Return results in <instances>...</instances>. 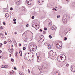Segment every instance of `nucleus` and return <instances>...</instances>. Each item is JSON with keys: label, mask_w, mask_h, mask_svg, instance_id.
I'll list each match as a JSON object with an SVG mask.
<instances>
[{"label": "nucleus", "mask_w": 75, "mask_h": 75, "mask_svg": "<svg viewBox=\"0 0 75 75\" xmlns=\"http://www.w3.org/2000/svg\"><path fill=\"white\" fill-rule=\"evenodd\" d=\"M62 20L64 23H64L67 22V17L66 15H65L64 16H63Z\"/></svg>", "instance_id": "nucleus-1"}, {"label": "nucleus", "mask_w": 75, "mask_h": 75, "mask_svg": "<svg viewBox=\"0 0 75 75\" xmlns=\"http://www.w3.org/2000/svg\"><path fill=\"white\" fill-rule=\"evenodd\" d=\"M31 1L32 0H26V2L28 5H31Z\"/></svg>", "instance_id": "nucleus-2"}, {"label": "nucleus", "mask_w": 75, "mask_h": 75, "mask_svg": "<svg viewBox=\"0 0 75 75\" xmlns=\"http://www.w3.org/2000/svg\"><path fill=\"white\" fill-rule=\"evenodd\" d=\"M45 45H47V46L49 47H48V49L49 50H50V49H51V45L48 43H45Z\"/></svg>", "instance_id": "nucleus-3"}, {"label": "nucleus", "mask_w": 75, "mask_h": 75, "mask_svg": "<svg viewBox=\"0 0 75 75\" xmlns=\"http://www.w3.org/2000/svg\"><path fill=\"white\" fill-rule=\"evenodd\" d=\"M44 2L43 0H38V4L40 5H41L42 4V2Z\"/></svg>", "instance_id": "nucleus-4"}, {"label": "nucleus", "mask_w": 75, "mask_h": 75, "mask_svg": "<svg viewBox=\"0 0 75 75\" xmlns=\"http://www.w3.org/2000/svg\"><path fill=\"white\" fill-rule=\"evenodd\" d=\"M31 46L32 47V50H34L35 49H36V47H37V46L35 45H32Z\"/></svg>", "instance_id": "nucleus-5"}, {"label": "nucleus", "mask_w": 75, "mask_h": 75, "mask_svg": "<svg viewBox=\"0 0 75 75\" xmlns=\"http://www.w3.org/2000/svg\"><path fill=\"white\" fill-rule=\"evenodd\" d=\"M51 29L53 30H56L57 29V28L55 26L53 25L51 28Z\"/></svg>", "instance_id": "nucleus-6"}, {"label": "nucleus", "mask_w": 75, "mask_h": 75, "mask_svg": "<svg viewBox=\"0 0 75 75\" xmlns=\"http://www.w3.org/2000/svg\"><path fill=\"white\" fill-rule=\"evenodd\" d=\"M56 47L58 49H61V46L59 45L58 43H56Z\"/></svg>", "instance_id": "nucleus-7"}, {"label": "nucleus", "mask_w": 75, "mask_h": 75, "mask_svg": "<svg viewBox=\"0 0 75 75\" xmlns=\"http://www.w3.org/2000/svg\"><path fill=\"white\" fill-rule=\"evenodd\" d=\"M17 2H16V3L18 4H21V0H17Z\"/></svg>", "instance_id": "nucleus-8"}, {"label": "nucleus", "mask_w": 75, "mask_h": 75, "mask_svg": "<svg viewBox=\"0 0 75 75\" xmlns=\"http://www.w3.org/2000/svg\"><path fill=\"white\" fill-rule=\"evenodd\" d=\"M62 58H63L62 57H58L57 59L58 61H61V60H62Z\"/></svg>", "instance_id": "nucleus-9"}, {"label": "nucleus", "mask_w": 75, "mask_h": 75, "mask_svg": "<svg viewBox=\"0 0 75 75\" xmlns=\"http://www.w3.org/2000/svg\"><path fill=\"white\" fill-rule=\"evenodd\" d=\"M53 51L51 50L50 53V56H52V57H54V56H53Z\"/></svg>", "instance_id": "nucleus-10"}, {"label": "nucleus", "mask_w": 75, "mask_h": 75, "mask_svg": "<svg viewBox=\"0 0 75 75\" xmlns=\"http://www.w3.org/2000/svg\"><path fill=\"white\" fill-rule=\"evenodd\" d=\"M5 17L8 18V17H9V16H10V15L8 13H6L5 15Z\"/></svg>", "instance_id": "nucleus-11"}, {"label": "nucleus", "mask_w": 75, "mask_h": 75, "mask_svg": "<svg viewBox=\"0 0 75 75\" xmlns=\"http://www.w3.org/2000/svg\"><path fill=\"white\" fill-rule=\"evenodd\" d=\"M37 58H38V62H39V61H41V57H37Z\"/></svg>", "instance_id": "nucleus-12"}, {"label": "nucleus", "mask_w": 75, "mask_h": 75, "mask_svg": "<svg viewBox=\"0 0 75 75\" xmlns=\"http://www.w3.org/2000/svg\"><path fill=\"white\" fill-rule=\"evenodd\" d=\"M48 25H49L50 26L52 25V22L51 21H49L48 22Z\"/></svg>", "instance_id": "nucleus-13"}, {"label": "nucleus", "mask_w": 75, "mask_h": 75, "mask_svg": "<svg viewBox=\"0 0 75 75\" xmlns=\"http://www.w3.org/2000/svg\"><path fill=\"white\" fill-rule=\"evenodd\" d=\"M25 9V8L24 6H23L21 7V10L22 11H24Z\"/></svg>", "instance_id": "nucleus-14"}, {"label": "nucleus", "mask_w": 75, "mask_h": 75, "mask_svg": "<svg viewBox=\"0 0 75 75\" xmlns=\"http://www.w3.org/2000/svg\"><path fill=\"white\" fill-rule=\"evenodd\" d=\"M19 52L20 54V56H22V51H21V50H19Z\"/></svg>", "instance_id": "nucleus-15"}, {"label": "nucleus", "mask_w": 75, "mask_h": 75, "mask_svg": "<svg viewBox=\"0 0 75 75\" xmlns=\"http://www.w3.org/2000/svg\"><path fill=\"white\" fill-rule=\"evenodd\" d=\"M42 40V39H41V38H39V41L40 42H42V41H41Z\"/></svg>", "instance_id": "nucleus-16"}, {"label": "nucleus", "mask_w": 75, "mask_h": 75, "mask_svg": "<svg viewBox=\"0 0 75 75\" xmlns=\"http://www.w3.org/2000/svg\"><path fill=\"white\" fill-rule=\"evenodd\" d=\"M1 37L2 38H4V35H3V34H2L1 35Z\"/></svg>", "instance_id": "nucleus-17"}, {"label": "nucleus", "mask_w": 75, "mask_h": 75, "mask_svg": "<svg viewBox=\"0 0 75 75\" xmlns=\"http://www.w3.org/2000/svg\"><path fill=\"white\" fill-rule=\"evenodd\" d=\"M15 55L16 57H18V54L17 52H16L15 54Z\"/></svg>", "instance_id": "nucleus-18"}, {"label": "nucleus", "mask_w": 75, "mask_h": 75, "mask_svg": "<svg viewBox=\"0 0 75 75\" xmlns=\"http://www.w3.org/2000/svg\"><path fill=\"white\" fill-rule=\"evenodd\" d=\"M57 7H56L55 8H54L53 9V10H55V11H57L58 10V9H57Z\"/></svg>", "instance_id": "nucleus-19"}, {"label": "nucleus", "mask_w": 75, "mask_h": 75, "mask_svg": "<svg viewBox=\"0 0 75 75\" xmlns=\"http://www.w3.org/2000/svg\"><path fill=\"white\" fill-rule=\"evenodd\" d=\"M19 74L20 75H24L23 74V73L21 71L19 72Z\"/></svg>", "instance_id": "nucleus-20"}, {"label": "nucleus", "mask_w": 75, "mask_h": 75, "mask_svg": "<svg viewBox=\"0 0 75 75\" xmlns=\"http://www.w3.org/2000/svg\"><path fill=\"white\" fill-rule=\"evenodd\" d=\"M25 59H26V60H28V57H25Z\"/></svg>", "instance_id": "nucleus-21"}, {"label": "nucleus", "mask_w": 75, "mask_h": 75, "mask_svg": "<svg viewBox=\"0 0 75 75\" xmlns=\"http://www.w3.org/2000/svg\"><path fill=\"white\" fill-rule=\"evenodd\" d=\"M36 55L37 57H40V53H36Z\"/></svg>", "instance_id": "nucleus-22"}, {"label": "nucleus", "mask_w": 75, "mask_h": 75, "mask_svg": "<svg viewBox=\"0 0 75 75\" xmlns=\"http://www.w3.org/2000/svg\"><path fill=\"white\" fill-rule=\"evenodd\" d=\"M29 54V53H26L25 55V56L26 57H29V56H28V54Z\"/></svg>", "instance_id": "nucleus-23"}, {"label": "nucleus", "mask_w": 75, "mask_h": 75, "mask_svg": "<svg viewBox=\"0 0 75 75\" xmlns=\"http://www.w3.org/2000/svg\"><path fill=\"white\" fill-rule=\"evenodd\" d=\"M3 26H1L0 27V29L1 30V31H2V30H3Z\"/></svg>", "instance_id": "nucleus-24"}, {"label": "nucleus", "mask_w": 75, "mask_h": 75, "mask_svg": "<svg viewBox=\"0 0 75 75\" xmlns=\"http://www.w3.org/2000/svg\"><path fill=\"white\" fill-rule=\"evenodd\" d=\"M71 70L73 72H75V69H71Z\"/></svg>", "instance_id": "nucleus-25"}, {"label": "nucleus", "mask_w": 75, "mask_h": 75, "mask_svg": "<svg viewBox=\"0 0 75 75\" xmlns=\"http://www.w3.org/2000/svg\"><path fill=\"white\" fill-rule=\"evenodd\" d=\"M4 12H8V10L7 9H4Z\"/></svg>", "instance_id": "nucleus-26"}, {"label": "nucleus", "mask_w": 75, "mask_h": 75, "mask_svg": "<svg viewBox=\"0 0 75 75\" xmlns=\"http://www.w3.org/2000/svg\"><path fill=\"white\" fill-rule=\"evenodd\" d=\"M38 69L40 70V69H41V67L40 66H38Z\"/></svg>", "instance_id": "nucleus-27"}, {"label": "nucleus", "mask_w": 75, "mask_h": 75, "mask_svg": "<svg viewBox=\"0 0 75 75\" xmlns=\"http://www.w3.org/2000/svg\"><path fill=\"white\" fill-rule=\"evenodd\" d=\"M1 67V68H5V65H2Z\"/></svg>", "instance_id": "nucleus-28"}, {"label": "nucleus", "mask_w": 75, "mask_h": 75, "mask_svg": "<svg viewBox=\"0 0 75 75\" xmlns=\"http://www.w3.org/2000/svg\"><path fill=\"white\" fill-rule=\"evenodd\" d=\"M13 51H14L13 50H11V51H10V52L11 54H13Z\"/></svg>", "instance_id": "nucleus-29"}, {"label": "nucleus", "mask_w": 75, "mask_h": 75, "mask_svg": "<svg viewBox=\"0 0 75 75\" xmlns=\"http://www.w3.org/2000/svg\"><path fill=\"white\" fill-rule=\"evenodd\" d=\"M8 67V65H5V68H7Z\"/></svg>", "instance_id": "nucleus-30"}, {"label": "nucleus", "mask_w": 75, "mask_h": 75, "mask_svg": "<svg viewBox=\"0 0 75 75\" xmlns=\"http://www.w3.org/2000/svg\"><path fill=\"white\" fill-rule=\"evenodd\" d=\"M74 66H71V69H74Z\"/></svg>", "instance_id": "nucleus-31"}, {"label": "nucleus", "mask_w": 75, "mask_h": 75, "mask_svg": "<svg viewBox=\"0 0 75 75\" xmlns=\"http://www.w3.org/2000/svg\"><path fill=\"white\" fill-rule=\"evenodd\" d=\"M56 74H57L58 75H60V74H59V72H57L56 73Z\"/></svg>", "instance_id": "nucleus-32"}, {"label": "nucleus", "mask_w": 75, "mask_h": 75, "mask_svg": "<svg viewBox=\"0 0 75 75\" xmlns=\"http://www.w3.org/2000/svg\"><path fill=\"white\" fill-rule=\"evenodd\" d=\"M59 17H60V15H58L57 16V18H59Z\"/></svg>", "instance_id": "nucleus-33"}, {"label": "nucleus", "mask_w": 75, "mask_h": 75, "mask_svg": "<svg viewBox=\"0 0 75 75\" xmlns=\"http://www.w3.org/2000/svg\"><path fill=\"white\" fill-rule=\"evenodd\" d=\"M28 74H30V69H28Z\"/></svg>", "instance_id": "nucleus-34"}, {"label": "nucleus", "mask_w": 75, "mask_h": 75, "mask_svg": "<svg viewBox=\"0 0 75 75\" xmlns=\"http://www.w3.org/2000/svg\"><path fill=\"white\" fill-rule=\"evenodd\" d=\"M49 37L50 38V39H51V38H52V36H51V35H49Z\"/></svg>", "instance_id": "nucleus-35"}, {"label": "nucleus", "mask_w": 75, "mask_h": 75, "mask_svg": "<svg viewBox=\"0 0 75 75\" xmlns=\"http://www.w3.org/2000/svg\"><path fill=\"white\" fill-rule=\"evenodd\" d=\"M64 40H67V38L66 37H64Z\"/></svg>", "instance_id": "nucleus-36"}, {"label": "nucleus", "mask_w": 75, "mask_h": 75, "mask_svg": "<svg viewBox=\"0 0 75 75\" xmlns=\"http://www.w3.org/2000/svg\"><path fill=\"white\" fill-rule=\"evenodd\" d=\"M23 50H25V47H23Z\"/></svg>", "instance_id": "nucleus-37"}, {"label": "nucleus", "mask_w": 75, "mask_h": 75, "mask_svg": "<svg viewBox=\"0 0 75 75\" xmlns=\"http://www.w3.org/2000/svg\"><path fill=\"white\" fill-rule=\"evenodd\" d=\"M30 26V25L28 24H27L26 25V27H29Z\"/></svg>", "instance_id": "nucleus-38"}, {"label": "nucleus", "mask_w": 75, "mask_h": 75, "mask_svg": "<svg viewBox=\"0 0 75 75\" xmlns=\"http://www.w3.org/2000/svg\"><path fill=\"white\" fill-rule=\"evenodd\" d=\"M43 34H45L46 33V32L45 31H44L43 32Z\"/></svg>", "instance_id": "nucleus-39"}, {"label": "nucleus", "mask_w": 75, "mask_h": 75, "mask_svg": "<svg viewBox=\"0 0 75 75\" xmlns=\"http://www.w3.org/2000/svg\"><path fill=\"white\" fill-rule=\"evenodd\" d=\"M11 61H12V62H14V59H11Z\"/></svg>", "instance_id": "nucleus-40"}, {"label": "nucleus", "mask_w": 75, "mask_h": 75, "mask_svg": "<svg viewBox=\"0 0 75 75\" xmlns=\"http://www.w3.org/2000/svg\"><path fill=\"white\" fill-rule=\"evenodd\" d=\"M13 21H15L16 20V19L15 18H14L13 19Z\"/></svg>", "instance_id": "nucleus-41"}, {"label": "nucleus", "mask_w": 75, "mask_h": 75, "mask_svg": "<svg viewBox=\"0 0 75 75\" xmlns=\"http://www.w3.org/2000/svg\"><path fill=\"white\" fill-rule=\"evenodd\" d=\"M44 29L45 30V31L47 30V29L46 28H44Z\"/></svg>", "instance_id": "nucleus-42"}, {"label": "nucleus", "mask_w": 75, "mask_h": 75, "mask_svg": "<svg viewBox=\"0 0 75 75\" xmlns=\"http://www.w3.org/2000/svg\"><path fill=\"white\" fill-rule=\"evenodd\" d=\"M34 16H32V19H34Z\"/></svg>", "instance_id": "nucleus-43"}, {"label": "nucleus", "mask_w": 75, "mask_h": 75, "mask_svg": "<svg viewBox=\"0 0 75 75\" xmlns=\"http://www.w3.org/2000/svg\"><path fill=\"white\" fill-rule=\"evenodd\" d=\"M13 69H15V70H17V68L15 67H14Z\"/></svg>", "instance_id": "nucleus-44"}, {"label": "nucleus", "mask_w": 75, "mask_h": 75, "mask_svg": "<svg viewBox=\"0 0 75 75\" xmlns=\"http://www.w3.org/2000/svg\"><path fill=\"white\" fill-rule=\"evenodd\" d=\"M6 43H7V41H6L4 42V44H6Z\"/></svg>", "instance_id": "nucleus-45"}, {"label": "nucleus", "mask_w": 75, "mask_h": 75, "mask_svg": "<svg viewBox=\"0 0 75 75\" xmlns=\"http://www.w3.org/2000/svg\"><path fill=\"white\" fill-rule=\"evenodd\" d=\"M10 10H11V11L13 10V8L12 7H11L10 8Z\"/></svg>", "instance_id": "nucleus-46"}, {"label": "nucleus", "mask_w": 75, "mask_h": 75, "mask_svg": "<svg viewBox=\"0 0 75 75\" xmlns=\"http://www.w3.org/2000/svg\"><path fill=\"white\" fill-rule=\"evenodd\" d=\"M40 32H42V29H40Z\"/></svg>", "instance_id": "nucleus-47"}, {"label": "nucleus", "mask_w": 75, "mask_h": 75, "mask_svg": "<svg viewBox=\"0 0 75 75\" xmlns=\"http://www.w3.org/2000/svg\"><path fill=\"white\" fill-rule=\"evenodd\" d=\"M69 66V64H66V66H67V67H68Z\"/></svg>", "instance_id": "nucleus-48"}, {"label": "nucleus", "mask_w": 75, "mask_h": 75, "mask_svg": "<svg viewBox=\"0 0 75 75\" xmlns=\"http://www.w3.org/2000/svg\"><path fill=\"white\" fill-rule=\"evenodd\" d=\"M11 72H9V75H11Z\"/></svg>", "instance_id": "nucleus-49"}, {"label": "nucleus", "mask_w": 75, "mask_h": 75, "mask_svg": "<svg viewBox=\"0 0 75 75\" xmlns=\"http://www.w3.org/2000/svg\"><path fill=\"white\" fill-rule=\"evenodd\" d=\"M0 45H1V46H2V45H3V44H2V43H0Z\"/></svg>", "instance_id": "nucleus-50"}, {"label": "nucleus", "mask_w": 75, "mask_h": 75, "mask_svg": "<svg viewBox=\"0 0 75 75\" xmlns=\"http://www.w3.org/2000/svg\"><path fill=\"white\" fill-rule=\"evenodd\" d=\"M8 51H9V52H10V50H11V49H9V48H8Z\"/></svg>", "instance_id": "nucleus-51"}, {"label": "nucleus", "mask_w": 75, "mask_h": 75, "mask_svg": "<svg viewBox=\"0 0 75 75\" xmlns=\"http://www.w3.org/2000/svg\"><path fill=\"white\" fill-rule=\"evenodd\" d=\"M17 23V22L15 21L13 22V24H16Z\"/></svg>", "instance_id": "nucleus-52"}, {"label": "nucleus", "mask_w": 75, "mask_h": 75, "mask_svg": "<svg viewBox=\"0 0 75 75\" xmlns=\"http://www.w3.org/2000/svg\"><path fill=\"white\" fill-rule=\"evenodd\" d=\"M8 41H9V42H11V40H10V39H8Z\"/></svg>", "instance_id": "nucleus-53"}, {"label": "nucleus", "mask_w": 75, "mask_h": 75, "mask_svg": "<svg viewBox=\"0 0 75 75\" xmlns=\"http://www.w3.org/2000/svg\"><path fill=\"white\" fill-rule=\"evenodd\" d=\"M3 24L4 25H6V23H5V22H3Z\"/></svg>", "instance_id": "nucleus-54"}, {"label": "nucleus", "mask_w": 75, "mask_h": 75, "mask_svg": "<svg viewBox=\"0 0 75 75\" xmlns=\"http://www.w3.org/2000/svg\"><path fill=\"white\" fill-rule=\"evenodd\" d=\"M32 75H34V72H32Z\"/></svg>", "instance_id": "nucleus-55"}, {"label": "nucleus", "mask_w": 75, "mask_h": 75, "mask_svg": "<svg viewBox=\"0 0 75 75\" xmlns=\"http://www.w3.org/2000/svg\"><path fill=\"white\" fill-rule=\"evenodd\" d=\"M73 4H74V5H75V2H74V3H73Z\"/></svg>", "instance_id": "nucleus-56"}, {"label": "nucleus", "mask_w": 75, "mask_h": 75, "mask_svg": "<svg viewBox=\"0 0 75 75\" xmlns=\"http://www.w3.org/2000/svg\"><path fill=\"white\" fill-rule=\"evenodd\" d=\"M19 46H21V43H19Z\"/></svg>", "instance_id": "nucleus-57"}, {"label": "nucleus", "mask_w": 75, "mask_h": 75, "mask_svg": "<svg viewBox=\"0 0 75 75\" xmlns=\"http://www.w3.org/2000/svg\"><path fill=\"white\" fill-rule=\"evenodd\" d=\"M11 50L13 51L14 50V49H13V48H11Z\"/></svg>", "instance_id": "nucleus-58"}, {"label": "nucleus", "mask_w": 75, "mask_h": 75, "mask_svg": "<svg viewBox=\"0 0 75 75\" xmlns=\"http://www.w3.org/2000/svg\"><path fill=\"white\" fill-rule=\"evenodd\" d=\"M25 34V32H24V33L23 34V35H24V34Z\"/></svg>", "instance_id": "nucleus-59"}, {"label": "nucleus", "mask_w": 75, "mask_h": 75, "mask_svg": "<svg viewBox=\"0 0 75 75\" xmlns=\"http://www.w3.org/2000/svg\"><path fill=\"white\" fill-rule=\"evenodd\" d=\"M14 34H17V32H15Z\"/></svg>", "instance_id": "nucleus-60"}, {"label": "nucleus", "mask_w": 75, "mask_h": 75, "mask_svg": "<svg viewBox=\"0 0 75 75\" xmlns=\"http://www.w3.org/2000/svg\"><path fill=\"white\" fill-rule=\"evenodd\" d=\"M2 52V51H1V50H0V53H1Z\"/></svg>", "instance_id": "nucleus-61"}, {"label": "nucleus", "mask_w": 75, "mask_h": 75, "mask_svg": "<svg viewBox=\"0 0 75 75\" xmlns=\"http://www.w3.org/2000/svg\"><path fill=\"white\" fill-rule=\"evenodd\" d=\"M5 35H7V34L6 33H5Z\"/></svg>", "instance_id": "nucleus-62"}, {"label": "nucleus", "mask_w": 75, "mask_h": 75, "mask_svg": "<svg viewBox=\"0 0 75 75\" xmlns=\"http://www.w3.org/2000/svg\"><path fill=\"white\" fill-rule=\"evenodd\" d=\"M2 34V33H0V35H1Z\"/></svg>", "instance_id": "nucleus-63"}, {"label": "nucleus", "mask_w": 75, "mask_h": 75, "mask_svg": "<svg viewBox=\"0 0 75 75\" xmlns=\"http://www.w3.org/2000/svg\"><path fill=\"white\" fill-rule=\"evenodd\" d=\"M62 56H65V55H64V54H63Z\"/></svg>", "instance_id": "nucleus-64"}]
</instances>
